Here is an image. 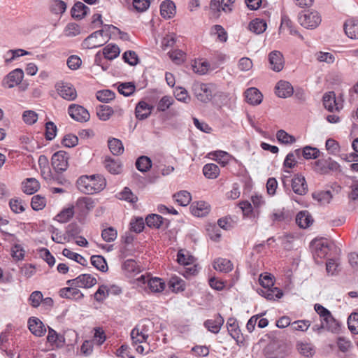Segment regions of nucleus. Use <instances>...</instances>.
<instances>
[{"instance_id": "obj_1", "label": "nucleus", "mask_w": 358, "mask_h": 358, "mask_svg": "<svg viewBox=\"0 0 358 358\" xmlns=\"http://www.w3.org/2000/svg\"><path fill=\"white\" fill-rule=\"evenodd\" d=\"M76 184L81 192L94 194L106 187V181L101 175L82 176L78 179Z\"/></svg>"}, {"instance_id": "obj_2", "label": "nucleus", "mask_w": 358, "mask_h": 358, "mask_svg": "<svg viewBox=\"0 0 358 358\" xmlns=\"http://www.w3.org/2000/svg\"><path fill=\"white\" fill-rule=\"evenodd\" d=\"M321 20V16L315 10H304L299 15V23L306 29H315L319 26Z\"/></svg>"}, {"instance_id": "obj_3", "label": "nucleus", "mask_w": 358, "mask_h": 358, "mask_svg": "<svg viewBox=\"0 0 358 358\" xmlns=\"http://www.w3.org/2000/svg\"><path fill=\"white\" fill-rule=\"evenodd\" d=\"M213 87L212 84L195 83L193 84L192 90L198 100L208 103L212 99Z\"/></svg>"}, {"instance_id": "obj_4", "label": "nucleus", "mask_w": 358, "mask_h": 358, "mask_svg": "<svg viewBox=\"0 0 358 358\" xmlns=\"http://www.w3.org/2000/svg\"><path fill=\"white\" fill-rule=\"evenodd\" d=\"M310 247L313 253V256L322 259L327 256L330 250L331 244L327 239L315 238L310 242Z\"/></svg>"}, {"instance_id": "obj_5", "label": "nucleus", "mask_w": 358, "mask_h": 358, "mask_svg": "<svg viewBox=\"0 0 358 358\" xmlns=\"http://www.w3.org/2000/svg\"><path fill=\"white\" fill-rule=\"evenodd\" d=\"M96 279L90 274H81L77 278L69 280L66 284L69 286H75L88 289L96 284Z\"/></svg>"}, {"instance_id": "obj_6", "label": "nucleus", "mask_w": 358, "mask_h": 358, "mask_svg": "<svg viewBox=\"0 0 358 358\" xmlns=\"http://www.w3.org/2000/svg\"><path fill=\"white\" fill-rule=\"evenodd\" d=\"M293 212L285 208L275 209L271 215L274 224L280 226L288 224L292 220Z\"/></svg>"}, {"instance_id": "obj_7", "label": "nucleus", "mask_w": 358, "mask_h": 358, "mask_svg": "<svg viewBox=\"0 0 358 358\" xmlns=\"http://www.w3.org/2000/svg\"><path fill=\"white\" fill-rule=\"evenodd\" d=\"M69 157L66 152L58 151L52 157V166L57 172H63L68 168Z\"/></svg>"}, {"instance_id": "obj_8", "label": "nucleus", "mask_w": 358, "mask_h": 358, "mask_svg": "<svg viewBox=\"0 0 358 358\" xmlns=\"http://www.w3.org/2000/svg\"><path fill=\"white\" fill-rule=\"evenodd\" d=\"M68 113L72 119L80 122H85L90 117L89 112L80 105H70L68 108Z\"/></svg>"}, {"instance_id": "obj_9", "label": "nucleus", "mask_w": 358, "mask_h": 358, "mask_svg": "<svg viewBox=\"0 0 358 358\" xmlns=\"http://www.w3.org/2000/svg\"><path fill=\"white\" fill-rule=\"evenodd\" d=\"M138 280L143 284L147 283L150 291L153 293L162 292L165 288L164 282L159 278H149L142 275Z\"/></svg>"}, {"instance_id": "obj_10", "label": "nucleus", "mask_w": 358, "mask_h": 358, "mask_svg": "<svg viewBox=\"0 0 358 358\" xmlns=\"http://www.w3.org/2000/svg\"><path fill=\"white\" fill-rule=\"evenodd\" d=\"M103 34V30L102 29L93 32L83 41L84 46L89 49H93L103 45L105 43L102 38Z\"/></svg>"}, {"instance_id": "obj_11", "label": "nucleus", "mask_w": 358, "mask_h": 358, "mask_svg": "<svg viewBox=\"0 0 358 358\" xmlns=\"http://www.w3.org/2000/svg\"><path fill=\"white\" fill-rule=\"evenodd\" d=\"M57 90L58 94L66 100L73 101L77 97L76 90L71 83H59L57 85Z\"/></svg>"}, {"instance_id": "obj_12", "label": "nucleus", "mask_w": 358, "mask_h": 358, "mask_svg": "<svg viewBox=\"0 0 358 358\" xmlns=\"http://www.w3.org/2000/svg\"><path fill=\"white\" fill-rule=\"evenodd\" d=\"M292 188L293 192L299 195H305L308 192V185L305 177L301 173L294 175L292 179Z\"/></svg>"}, {"instance_id": "obj_13", "label": "nucleus", "mask_w": 358, "mask_h": 358, "mask_svg": "<svg viewBox=\"0 0 358 358\" xmlns=\"http://www.w3.org/2000/svg\"><path fill=\"white\" fill-rule=\"evenodd\" d=\"M275 94L280 98L286 99L293 95L294 88L289 82L280 80L275 87Z\"/></svg>"}, {"instance_id": "obj_14", "label": "nucleus", "mask_w": 358, "mask_h": 358, "mask_svg": "<svg viewBox=\"0 0 358 358\" xmlns=\"http://www.w3.org/2000/svg\"><path fill=\"white\" fill-rule=\"evenodd\" d=\"M346 36L351 39H358V19L350 17L347 19L343 24Z\"/></svg>"}, {"instance_id": "obj_15", "label": "nucleus", "mask_w": 358, "mask_h": 358, "mask_svg": "<svg viewBox=\"0 0 358 358\" xmlns=\"http://www.w3.org/2000/svg\"><path fill=\"white\" fill-rule=\"evenodd\" d=\"M285 66V59L282 52L274 50L270 52V69L275 72L281 71Z\"/></svg>"}, {"instance_id": "obj_16", "label": "nucleus", "mask_w": 358, "mask_h": 358, "mask_svg": "<svg viewBox=\"0 0 358 358\" xmlns=\"http://www.w3.org/2000/svg\"><path fill=\"white\" fill-rule=\"evenodd\" d=\"M24 77V71L21 69H15L10 72L4 80V85L8 88H12L19 85Z\"/></svg>"}, {"instance_id": "obj_17", "label": "nucleus", "mask_w": 358, "mask_h": 358, "mask_svg": "<svg viewBox=\"0 0 358 358\" xmlns=\"http://www.w3.org/2000/svg\"><path fill=\"white\" fill-rule=\"evenodd\" d=\"M28 326L30 331L36 336H43L46 332L43 323L37 317H30L28 320Z\"/></svg>"}, {"instance_id": "obj_18", "label": "nucleus", "mask_w": 358, "mask_h": 358, "mask_svg": "<svg viewBox=\"0 0 358 358\" xmlns=\"http://www.w3.org/2000/svg\"><path fill=\"white\" fill-rule=\"evenodd\" d=\"M176 5L171 0H165L160 5L161 15L166 19H170L176 15Z\"/></svg>"}, {"instance_id": "obj_19", "label": "nucleus", "mask_w": 358, "mask_h": 358, "mask_svg": "<svg viewBox=\"0 0 358 358\" xmlns=\"http://www.w3.org/2000/svg\"><path fill=\"white\" fill-rule=\"evenodd\" d=\"M152 106L145 101H141L136 106L135 114L137 119L142 120L146 119L151 113Z\"/></svg>"}, {"instance_id": "obj_20", "label": "nucleus", "mask_w": 358, "mask_h": 358, "mask_svg": "<svg viewBox=\"0 0 358 358\" xmlns=\"http://www.w3.org/2000/svg\"><path fill=\"white\" fill-rule=\"evenodd\" d=\"M190 208L192 213L196 217L206 216L210 211V206L208 203L203 201L193 203Z\"/></svg>"}, {"instance_id": "obj_21", "label": "nucleus", "mask_w": 358, "mask_h": 358, "mask_svg": "<svg viewBox=\"0 0 358 358\" xmlns=\"http://www.w3.org/2000/svg\"><path fill=\"white\" fill-rule=\"evenodd\" d=\"M313 222L311 215L307 210H302L297 213L296 216V223L300 228L306 229Z\"/></svg>"}, {"instance_id": "obj_22", "label": "nucleus", "mask_w": 358, "mask_h": 358, "mask_svg": "<svg viewBox=\"0 0 358 358\" xmlns=\"http://www.w3.org/2000/svg\"><path fill=\"white\" fill-rule=\"evenodd\" d=\"M224 318L217 315L214 319L208 320L204 322V326L213 334H217L224 324Z\"/></svg>"}, {"instance_id": "obj_23", "label": "nucleus", "mask_w": 358, "mask_h": 358, "mask_svg": "<svg viewBox=\"0 0 358 358\" xmlns=\"http://www.w3.org/2000/svg\"><path fill=\"white\" fill-rule=\"evenodd\" d=\"M245 94L246 101L251 105H258L262 101V93L255 87L248 89Z\"/></svg>"}, {"instance_id": "obj_24", "label": "nucleus", "mask_w": 358, "mask_h": 358, "mask_svg": "<svg viewBox=\"0 0 358 358\" xmlns=\"http://www.w3.org/2000/svg\"><path fill=\"white\" fill-rule=\"evenodd\" d=\"M271 240L273 242L278 241L285 250H291L294 246V236L292 234H284L282 236H279L277 238L270 237Z\"/></svg>"}, {"instance_id": "obj_25", "label": "nucleus", "mask_w": 358, "mask_h": 358, "mask_svg": "<svg viewBox=\"0 0 358 358\" xmlns=\"http://www.w3.org/2000/svg\"><path fill=\"white\" fill-rule=\"evenodd\" d=\"M90 8L80 1L76 2L71 10L73 18L76 20L83 19L89 12Z\"/></svg>"}, {"instance_id": "obj_26", "label": "nucleus", "mask_w": 358, "mask_h": 358, "mask_svg": "<svg viewBox=\"0 0 358 358\" xmlns=\"http://www.w3.org/2000/svg\"><path fill=\"white\" fill-rule=\"evenodd\" d=\"M77 287L70 286L69 287L63 288L60 290V296L66 299H80L84 295Z\"/></svg>"}, {"instance_id": "obj_27", "label": "nucleus", "mask_w": 358, "mask_h": 358, "mask_svg": "<svg viewBox=\"0 0 358 358\" xmlns=\"http://www.w3.org/2000/svg\"><path fill=\"white\" fill-rule=\"evenodd\" d=\"M323 105L329 111L332 112L334 109L338 110L334 92H329L323 95Z\"/></svg>"}, {"instance_id": "obj_28", "label": "nucleus", "mask_w": 358, "mask_h": 358, "mask_svg": "<svg viewBox=\"0 0 358 358\" xmlns=\"http://www.w3.org/2000/svg\"><path fill=\"white\" fill-rule=\"evenodd\" d=\"M213 268L220 272L228 273L233 269L231 261L224 258L216 259L213 264Z\"/></svg>"}, {"instance_id": "obj_29", "label": "nucleus", "mask_w": 358, "mask_h": 358, "mask_svg": "<svg viewBox=\"0 0 358 358\" xmlns=\"http://www.w3.org/2000/svg\"><path fill=\"white\" fill-rule=\"evenodd\" d=\"M104 164L106 169L112 174H119L122 171L121 162L115 161L111 157H106Z\"/></svg>"}, {"instance_id": "obj_30", "label": "nucleus", "mask_w": 358, "mask_h": 358, "mask_svg": "<svg viewBox=\"0 0 358 358\" xmlns=\"http://www.w3.org/2000/svg\"><path fill=\"white\" fill-rule=\"evenodd\" d=\"M266 27L267 24L266 21L259 18L252 20L248 25L249 29L257 34L263 33L266 29Z\"/></svg>"}, {"instance_id": "obj_31", "label": "nucleus", "mask_w": 358, "mask_h": 358, "mask_svg": "<svg viewBox=\"0 0 358 358\" xmlns=\"http://www.w3.org/2000/svg\"><path fill=\"white\" fill-rule=\"evenodd\" d=\"M40 188V184L35 178H27L23 182V192L27 194H33Z\"/></svg>"}, {"instance_id": "obj_32", "label": "nucleus", "mask_w": 358, "mask_h": 358, "mask_svg": "<svg viewBox=\"0 0 358 358\" xmlns=\"http://www.w3.org/2000/svg\"><path fill=\"white\" fill-rule=\"evenodd\" d=\"M173 197L176 202L182 206H187L192 200L191 194L185 190L174 194Z\"/></svg>"}, {"instance_id": "obj_33", "label": "nucleus", "mask_w": 358, "mask_h": 358, "mask_svg": "<svg viewBox=\"0 0 358 358\" xmlns=\"http://www.w3.org/2000/svg\"><path fill=\"white\" fill-rule=\"evenodd\" d=\"M47 340L49 343L55 344L57 347H62L65 342L64 337L61 334H58L51 328H49Z\"/></svg>"}, {"instance_id": "obj_34", "label": "nucleus", "mask_w": 358, "mask_h": 358, "mask_svg": "<svg viewBox=\"0 0 358 358\" xmlns=\"http://www.w3.org/2000/svg\"><path fill=\"white\" fill-rule=\"evenodd\" d=\"M120 50L117 45L108 44L103 49V55L108 60H113L119 56Z\"/></svg>"}, {"instance_id": "obj_35", "label": "nucleus", "mask_w": 358, "mask_h": 358, "mask_svg": "<svg viewBox=\"0 0 358 358\" xmlns=\"http://www.w3.org/2000/svg\"><path fill=\"white\" fill-rule=\"evenodd\" d=\"M259 284L263 288L258 289L257 292L266 299H268V273L265 272L260 275Z\"/></svg>"}, {"instance_id": "obj_36", "label": "nucleus", "mask_w": 358, "mask_h": 358, "mask_svg": "<svg viewBox=\"0 0 358 358\" xmlns=\"http://www.w3.org/2000/svg\"><path fill=\"white\" fill-rule=\"evenodd\" d=\"M203 175L209 179H215L220 174V169L217 165L210 163L206 164L203 168Z\"/></svg>"}, {"instance_id": "obj_37", "label": "nucleus", "mask_w": 358, "mask_h": 358, "mask_svg": "<svg viewBox=\"0 0 358 358\" xmlns=\"http://www.w3.org/2000/svg\"><path fill=\"white\" fill-rule=\"evenodd\" d=\"M169 285L173 292H178L185 289V282L181 278L173 275L171 277Z\"/></svg>"}, {"instance_id": "obj_38", "label": "nucleus", "mask_w": 358, "mask_h": 358, "mask_svg": "<svg viewBox=\"0 0 358 358\" xmlns=\"http://www.w3.org/2000/svg\"><path fill=\"white\" fill-rule=\"evenodd\" d=\"M213 159L217 161L222 166L227 165L230 161L231 156L227 152L222 150H217L210 154Z\"/></svg>"}, {"instance_id": "obj_39", "label": "nucleus", "mask_w": 358, "mask_h": 358, "mask_svg": "<svg viewBox=\"0 0 358 358\" xmlns=\"http://www.w3.org/2000/svg\"><path fill=\"white\" fill-rule=\"evenodd\" d=\"M164 218L157 214L148 215L145 218L146 224L151 228L159 229L163 223Z\"/></svg>"}, {"instance_id": "obj_40", "label": "nucleus", "mask_w": 358, "mask_h": 358, "mask_svg": "<svg viewBox=\"0 0 358 358\" xmlns=\"http://www.w3.org/2000/svg\"><path fill=\"white\" fill-rule=\"evenodd\" d=\"M108 148L114 155H121L124 152L122 143L117 138L108 140Z\"/></svg>"}, {"instance_id": "obj_41", "label": "nucleus", "mask_w": 358, "mask_h": 358, "mask_svg": "<svg viewBox=\"0 0 358 358\" xmlns=\"http://www.w3.org/2000/svg\"><path fill=\"white\" fill-rule=\"evenodd\" d=\"M141 330L142 329H141ZM148 336V334H145V333L142 332L136 327L134 328L131 332L132 343L135 345L146 342Z\"/></svg>"}, {"instance_id": "obj_42", "label": "nucleus", "mask_w": 358, "mask_h": 358, "mask_svg": "<svg viewBox=\"0 0 358 358\" xmlns=\"http://www.w3.org/2000/svg\"><path fill=\"white\" fill-rule=\"evenodd\" d=\"M152 166L151 159L146 156H141L136 162V167L141 172L148 171Z\"/></svg>"}, {"instance_id": "obj_43", "label": "nucleus", "mask_w": 358, "mask_h": 358, "mask_svg": "<svg viewBox=\"0 0 358 358\" xmlns=\"http://www.w3.org/2000/svg\"><path fill=\"white\" fill-rule=\"evenodd\" d=\"M91 263L95 268L102 272H106L108 271V265L106 261L101 255L92 256Z\"/></svg>"}, {"instance_id": "obj_44", "label": "nucleus", "mask_w": 358, "mask_h": 358, "mask_svg": "<svg viewBox=\"0 0 358 358\" xmlns=\"http://www.w3.org/2000/svg\"><path fill=\"white\" fill-rule=\"evenodd\" d=\"M62 255L69 259L76 261L83 266H85L87 264V260L82 255L76 253L69 249L64 248L62 251Z\"/></svg>"}, {"instance_id": "obj_45", "label": "nucleus", "mask_w": 358, "mask_h": 358, "mask_svg": "<svg viewBox=\"0 0 358 358\" xmlns=\"http://www.w3.org/2000/svg\"><path fill=\"white\" fill-rule=\"evenodd\" d=\"M50 8L51 12L55 14H62L66 10V3L62 0H52Z\"/></svg>"}, {"instance_id": "obj_46", "label": "nucleus", "mask_w": 358, "mask_h": 358, "mask_svg": "<svg viewBox=\"0 0 358 358\" xmlns=\"http://www.w3.org/2000/svg\"><path fill=\"white\" fill-rule=\"evenodd\" d=\"M113 113V110L108 106L102 105L96 109V115L101 120L106 121Z\"/></svg>"}, {"instance_id": "obj_47", "label": "nucleus", "mask_w": 358, "mask_h": 358, "mask_svg": "<svg viewBox=\"0 0 358 358\" xmlns=\"http://www.w3.org/2000/svg\"><path fill=\"white\" fill-rule=\"evenodd\" d=\"M297 349L300 354L307 357H311L315 354V349L312 344L307 343H300L297 344Z\"/></svg>"}, {"instance_id": "obj_48", "label": "nucleus", "mask_w": 358, "mask_h": 358, "mask_svg": "<svg viewBox=\"0 0 358 358\" xmlns=\"http://www.w3.org/2000/svg\"><path fill=\"white\" fill-rule=\"evenodd\" d=\"M313 197L317 200L321 204L324 205L329 203L332 199V194L329 190L322 191L320 192L313 194Z\"/></svg>"}, {"instance_id": "obj_49", "label": "nucleus", "mask_w": 358, "mask_h": 358, "mask_svg": "<svg viewBox=\"0 0 358 358\" xmlns=\"http://www.w3.org/2000/svg\"><path fill=\"white\" fill-rule=\"evenodd\" d=\"M275 280L274 275L270 273V282L271 283L270 285V300H275L280 299L283 296V292L281 289L273 287L274 282L273 280Z\"/></svg>"}, {"instance_id": "obj_50", "label": "nucleus", "mask_w": 358, "mask_h": 358, "mask_svg": "<svg viewBox=\"0 0 358 358\" xmlns=\"http://www.w3.org/2000/svg\"><path fill=\"white\" fill-rule=\"evenodd\" d=\"M117 90L120 94L129 96L135 92L136 87L132 83H123L119 85Z\"/></svg>"}, {"instance_id": "obj_51", "label": "nucleus", "mask_w": 358, "mask_h": 358, "mask_svg": "<svg viewBox=\"0 0 358 358\" xmlns=\"http://www.w3.org/2000/svg\"><path fill=\"white\" fill-rule=\"evenodd\" d=\"M74 215L73 208H68L62 210L56 216V220L62 223L67 222Z\"/></svg>"}, {"instance_id": "obj_52", "label": "nucleus", "mask_w": 358, "mask_h": 358, "mask_svg": "<svg viewBox=\"0 0 358 358\" xmlns=\"http://www.w3.org/2000/svg\"><path fill=\"white\" fill-rule=\"evenodd\" d=\"M211 34L217 35V39L220 42H226L228 36L227 33L222 26L216 24L211 28Z\"/></svg>"}, {"instance_id": "obj_53", "label": "nucleus", "mask_w": 358, "mask_h": 358, "mask_svg": "<svg viewBox=\"0 0 358 358\" xmlns=\"http://www.w3.org/2000/svg\"><path fill=\"white\" fill-rule=\"evenodd\" d=\"M209 64L205 61H195L192 65L193 71L200 75L206 74L209 69Z\"/></svg>"}, {"instance_id": "obj_54", "label": "nucleus", "mask_w": 358, "mask_h": 358, "mask_svg": "<svg viewBox=\"0 0 358 358\" xmlns=\"http://www.w3.org/2000/svg\"><path fill=\"white\" fill-rule=\"evenodd\" d=\"M314 309L315 312L322 318L321 320H323L324 322H327L328 319L331 320L332 315L331 312L321 304H315Z\"/></svg>"}, {"instance_id": "obj_55", "label": "nucleus", "mask_w": 358, "mask_h": 358, "mask_svg": "<svg viewBox=\"0 0 358 358\" xmlns=\"http://www.w3.org/2000/svg\"><path fill=\"white\" fill-rule=\"evenodd\" d=\"M173 99L170 96H164L157 105L158 111L164 112L173 103Z\"/></svg>"}, {"instance_id": "obj_56", "label": "nucleus", "mask_w": 358, "mask_h": 358, "mask_svg": "<svg viewBox=\"0 0 358 358\" xmlns=\"http://www.w3.org/2000/svg\"><path fill=\"white\" fill-rule=\"evenodd\" d=\"M46 205V199L41 195H35L31 199V206L33 210H42Z\"/></svg>"}, {"instance_id": "obj_57", "label": "nucleus", "mask_w": 358, "mask_h": 358, "mask_svg": "<svg viewBox=\"0 0 358 358\" xmlns=\"http://www.w3.org/2000/svg\"><path fill=\"white\" fill-rule=\"evenodd\" d=\"M117 230L112 227L103 229L101 232V237L106 242H113L117 238Z\"/></svg>"}, {"instance_id": "obj_58", "label": "nucleus", "mask_w": 358, "mask_h": 358, "mask_svg": "<svg viewBox=\"0 0 358 358\" xmlns=\"http://www.w3.org/2000/svg\"><path fill=\"white\" fill-rule=\"evenodd\" d=\"M227 329L229 334L234 339L239 337V331L238 329V324L234 318H229L227 322Z\"/></svg>"}, {"instance_id": "obj_59", "label": "nucleus", "mask_w": 358, "mask_h": 358, "mask_svg": "<svg viewBox=\"0 0 358 358\" xmlns=\"http://www.w3.org/2000/svg\"><path fill=\"white\" fill-rule=\"evenodd\" d=\"M115 93L109 90H100L96 92V98L101 102H108L115 98Z\"/></svg>"}, {"instance_id": "obj_60", "label": "nucleus", "mask_w": 358, "mask_h": 358, "mask_svg": "<svg viewBox=\"0 0 358 358\" xmlns=\"http://www.w3.org/2000/svg\"><path fill=\"white\" fill-rule=\"evenodd\" d=\"M25 251L20 244L14 243L11 248V256L15 261H21L24 257Z\"/></svg>"}, {"instance_id": "obj_61", "label": "nucleus", "mask_w": 358, "mask_h": 358, "mask_svg": "<svg viewBox=\"0 0 358 358\" xmlns=\"http://www.w3.org/2000/svg\"><path fill=\"white\" fill-rule=\"evenodd\" d=\"M302 156L306 159H317L320 156V150L316 148L306 146L302 150Z\"/></svg>"}, {"instance_id": "obj_62", "label": "nucleus", "mask_w": 358, "mask_h": 358, "mask_svg": "<svg viewBox=\"0 0 358 358\" xmlns=\"http://www.w3.org/2000/svg\"><path fill=\"white\" fill-rule=\"evenodd\" d=\"M277 139L279 142L284 144H292L295 142V138L289 135L284 130H279L276 134Z\"/></svg>"}, {"instance_id": "obj_63", "label": "nucleus", "mask_w": 358, "mask_h": 358, "mask_svg": "<svg viewBox=\"0 0 358 358\" xmlns=\"http://www.w3.org/2000/svg\"><path fill=\"white\" fill-rule=\"evenodd\" d=\"M315 57L320 62H325L327 64H333L335 61L334 55L327 52H318L315 53Z\"/></svg>"}, {"instance_id": "obj_64", "label": "nucleus", "mask_w": 358, "mask_h": 358, "mask_svg": "<svg viewBox=\"0 0 358 358\" xmlns=\"http://www.w3.org/2000/svg\"><path fill=\"white\" fill-rule=\"evenodd\" d=\"M122 58L126 63L131 66H136L139 62L137 54L132 50L126 51L123 54Z\"/></svg>"}]
</instances>
